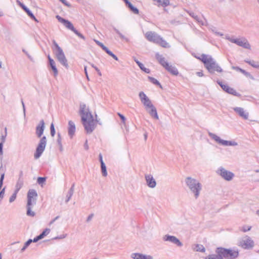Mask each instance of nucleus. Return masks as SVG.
I'll return each mask as SVG.
<instances>
[{
  "instance_id": "obj_25",
  "label": "nucleus",
  "mask_w": 259,
  "mask_h": 259,
  "mask_svg": "<svg viewBox=\"0 0 259 259\" xmlns=\"http://www.w3.org/2000/svg\"><path fill=\"white\" fill-rule=\"evenodd\" d=\"M220 145L224 146H236L238 145V143L234 140L227 141L222 139Z\"/></svg>"
},
{
  "instance_id": "obj_24",
  "label": "nucleus",
  "mask_w": 259,
  "mask_h": 259,
  "mask_svg": "<svg viewBox=\"0 0 259 259\" xmlns=\"http://www.w3.org/2000/svg\"><path fill=\"white\" fill-rule=\"evenodd\" d=\"M164 68L172 75H177L179 74V71L176 67L174 66L170 65L169 63Z\"/></svg>"
},
{
  "instance_id": "obj_8",
  "label": "nucleus",
  "mask_w": 259,
  "mask_h": 259,
  "mask_svg": "<svg viewBox=\"0 0 259 259\" xmlns=\"http://www.w3.org/2000/svg\"><path fill=\"white\" fill-rule=\"evenodd\" d=\"M237 245L244 249L251 250L254 247L255 243L250 237L245 235L239 239Z\"/></svg>"
},
{
  "instance_id": "obj_47",
  "label": "nucleus",
  "mask_w": 259,
  "mask_h": 259,
  "mask_svg": "<svg viewBox=\"0 0 259 259\" xmlns=\"http://www.w3.org/2000/svg\"><path fill=\"white\" fill-rule=\"evenodd\" d=\"M46 181V178H44V177H38V179H37V183L40 185V184H42L43 183H45V182Z\"/></svg>"
},
{
  "instance_id": "obj_32",
  "label": "nucleus",
  "mask_w": 259,
  "mask_h": 259,
  "mask_svg": "<svg viewBox=\"0 0 259 259\" xmlns=\"http://www.w3.org/2000/svg\"><path fill=\"white\" fill-rule=\"evenodd\" d=\"M101 168L102 176L103 177H106L107 176V171L106 166L104 162H102V163H101Z\"/></svg>"
},
{
  "instance_id": "obj_21",
  "label": "nucleus",
  "mask_w": 259,
  "mask_h": 259,
  "mask_svg": "<svg viewBox=\"0 0 259 259\" xmlns=\"http://www.w3.org/2000/svg\"><path fill=\"white\" fill-rule=\"evenodd\" d=\"M220 252V248H218L215 250V254H209L206 256L205 259H223Z\"/></svg>"
},
{
  "instance_id": "obj_1",
  "label": "nucleus",
  "mask_w": 259,
  "mask_h": 259,
  "mask_svg": "<svg viewBox=\"0 0 259 259\" xmlns=\"http://www.w3.org/2000/svg\"><path fill=\"white\" fill-rule=\"evenodd\" d=\"M80 114L82 124L87 133H92L95 128L96 121L93 119L92 113L85 104L80 105Z\"/></svg>"
},
{
  "instance_id": "obj_4",
  "label": "nucleus",
  "mask_w": 259,
  "mask_h": 259,
  "mask_svg": "<svg viewBox=\"0 0 259 259\" xmlns=\"http://www.w3.org/2000/svg\"><path fill=\"white\" fill-rule=\"evenodd\" d=\"M146 38L149 41L158 44L162 47L168 48L169 45L166 40L163 39L159 34L154 31H147L145 33Z\"/></svg>"
},
{
  "instance_id": "obj_22",
  "label": "nucleus",
  "mask_w": 259,
  "mask_h": 259,
  "mask_svg": "<svg viewBox=\"0 0 259 259\" xmlns=\"http://www.w3.org/2000/svg\"><path fill=\"white\" fill-rule=\"evenodd\" d=\"M149 113V114L152 116V117L158 119L159 117L157 114V112L156 111V108L154 107L153 105L150 106V107H148V110H146Z\"/></svg>"
},
{
  "instance_id": "obj_13",
  "label": "nucleus",
  "mask_w": 259,
  "mask_h": 259,
  "mask_svg": "<svg viewBox=\"0 0 259 259\" xmlns=\"http://www.w3.org/2000/svg\"><path fill=\"white\" fill-rule=\"evenodd\" d=\"M139 96L141 103L145 107L146 110H148V107H150V106L153 105L151 101L143 92H140L139 94Z\"/></svg>"
},
{
  "instance_id": "obj_30",
  "label": "nucleus",
  "mask_w": 259,
  "mask_h": 259,
  "mask_svg": "<svg viewBox=\"0 0 259 259\" xmlns=\"http://www.w3.org/2000/svg\"><path fill=\"white\" fill-rule=\"evenodd\" d=\"M190 16H191L194 19H195L200 24L202 25H205V21L203 20L202 18L198 17L197 15H195L194 13H192L190 14Z\"/></svg>"
},
{
  "instance_id": "obj_11",
  "label": "nucleus",
  "mask_w": 259,
  "mask_h": 259,
  "mask_svg": "<svg viewBox=\"0 0 259 259\" xmlns=\"http://www.w3.org/2000/svg\"><path fill=\"white\" fill-rule=\"evenodd\" d=\"M216 172L222 178L227 181H231L235 176L234 174L232 172L227 170L222 166L218 168Z\"/></svg>"
},
{
  "instance_id": "obj_41",
  "label": "nucleus",
  "mask_w": 259,
  "mask_h": 259,
  "mask_svg": "<svg viewBox=\"0 0 259 259\" xmlns=\"http://www.w3.org/2000/svg\"><path fill=\"white\" fill-rule=\"evenodd\" d=\"M245 62L254 68H258V65L254 61H245Z\"/></svg>"
},
{
  "instance_id": "obj_19",
  "label": "nucleus",
  "mask_w": 259,
  "mask_h": 259,
  "mask_svg": "<svg viewBox=\"0 0 259 259\" xmlns=\"http://www.w3.org/2000/svg\"><path fill=\"white\" fill-rule=\"evenodd\" d=\"M218 83L223 89V90H224L227 93L232 95H236L237 93L236 91L233 88H230L227 85L223 84V83L221 81H218Z\"/></svg>"
},
{
  "instance_id": "obj_62",
  "label": "nucleus",
  "mask_w": 259,
  "mask_h": 259,
  "mask_svg": "<svg viewBox=\"0 0 259 259\" xmlns=\"http://www.w3.org/2000/svg\"><path fill=\"white\" fill-rule=\"evenodd\" d=\"M95 41L96 44H98L99 46H100L102 48H103V47L104 46V45L99 41L95 40Z\"/></svg>"
},
{
  "instance_id": "obj_50",
  "label": "nucleus",
  "mask_w": 259,
  "mask_h": 259,
  "mask_svg": "<svg viewBox=\"0 0 259 259\" xmlns=\"http://www.w3.org/2000/svg\"><path fill=\"white\" fill-rule=\"evenodd\" d=\"M211 31L214 32L216 35H220V36H223V34L221 32H218L215 28H211Z\"/></svg>"
},
{
  "instance_id": "obj_38",
  "label": "nucleus",
  "mask_w": 259,
  "mask_h": 259,
  "mask_svg": "<svg viewBox=\"0 0 259 259\" xmlns=\"http://www.w3.org/2000/svg\"><path fill=\"white\" fill-rule=\"evenodd\" d=\"M50 232V229H46L43 232L39 235V236L42 239L45 236H47Z\"/></svg>"
},
{
  "instance_id": "obj_26",
  "label": "nucleus",
  "mask_w": 259,
  "mask_h": 259,
  "mask_svg": "<svg viewBox=\"0 0 259 259\" xmlns=\"http://www.w3.org/2000/svg\"><path fill=\"white\" fill-rule=\"evenodd\" d=\"M17 2L18 4V5L25 11V12L30 17H33V14L32 13V12L24 4L21 3L19 1H17Z\"/></svg>"
},
{
  "instance_id": "obj_44",
  "label": "nucleus",
  "mask_w": 259,
  "mask_h": 259,
  "mask_svg": "<svg viewBox=\"0 0 259 259\" xmlns=\"http://www.w3.org/2000/svg\"><path fill=\"white\" fill-rule=\"evenodd\" d=\"M50 130H51V135L52 137H54L55 134V130L54 124L53 123L51 125Z\"/></svg>"
},
{
  "instance_id": "obj_3",
  "label": "nucleus",
  "mask_w": 259,
  "mask_h": 259,
  "mask_svg": "<svg viewBox=\"0 0 259 259\" xmlns=\"http://www.w3.org/2000/svg\"><path fill=\"white\" fill-rule=\"evenodd\" d=\"M185 184L194 197L197 199L199 196L202 190V185L199 181L191 177H187L185 180Z\"/></svg>"
},
{
  "instance_id": "obj_23",
  "label": "nucleus",
  "mask_w": 259,
  "mask_h": 259,
  "mask_svg": "<svg viewBox=\"0 0 259 259\" xmlns=\"http://www.w3.org/2000/svg\"><path fill=\"white\" fill-rule=\"evenodd\" d=\"M156 58L158 61L159 63L164 67L165 68L168 63L165 60V58L159 53L156 54Z\"/></svg>"
},
{
  "instance_id": "obj_17",
  "label": "nucleus",
  "mask_w": 259,
  "mask_h": 259,
  "mask_svg": "<svg viewBox=\"0 0 259 259\" xmlns=\"http://www.w3.org/2000/svg\"><path fill=\"white\" fill-rule=\"evenodd\" d=\"M147 186L151 188H154L156 186V182L153 177L150 175H146L145 176Z\"/></svg>"
},
{
  "instance_id": "obj_7",
  "label": "nucleus",
  "mask_w": 259,
  "mask_h": 259,
  "mask_svg": "<svg viewBox=\"0 0 259 259\" xmlns=\"http://www.w3.org/2000/svg\"><path fill=\"white\" fill-rule=\"evenodd\" d=\"M226 39L230 42L235 44L244 49H251V46L246 38L243 37H236L234 36L227 35L225 36Z\"/></svg>"
},
{
  "instance_id": "obj_63",
  "label": "nucleus",
  "mask_w": 259,
  "mask_h": 259,
  "mask_svg": "<svg viewBox=\"0 0 259 259\" xmlns=\"http://www.w3.org/2000/svg\"><path fill=\"white\" fill-rule=\"evenodd\" d=\"M84 147L85 148V150H88L89 149V146L88 145V141L87 140H86L85 143H84Z\"/></svg>"
},
{
  "instance_id": "obj_48",
  "label": "nucleus",
  "mask_w": 259,
  "mask_h": 259,
  "mask_svg": "<svg viewBox=\"0 0 259 259\" xmlns=\"http://www.w3.org/2000/svg\"><path fill=\"white\" fill-rule=\"evenodd\" d=\"M251 226H243L242 229H241V230L242 231H243V232H246L247 231H249L251 230Z\"/></svg>"
},
{
  "instance_id": "obj_6",
  "label": "nucleus",
  "mask_w": 259,
  "mask_h": 259,
  "mask_svg": "<svg viewBox=\"0 0 259 259\" xmlns=\"http://www.w3.org/2000/svg\"><path fill=\"white\" fill-rule=\"evenodd\" d=\"M53 43L55 47V49H54V52L57 60L63 66L67 69L69 65L63 50L59 46L55 40L53 41Z\"/></svg>"
},
{
  "instance_id": "obj_37",
  "label": "nucleus",
  "mask_w": 259,
  "mask_h": 259,
  "mask_svg": "<svg viewBox=\"0 0 259 259\" xmlns=\"http://www.w3.org/2000/svg\"><path fill=\"white\" fill-rule=\"evenodd\" d=\"M240 72L243 74L246 77H248L251 79H253L254 78L252 75L249 72L246 71L245 70L241 69Z\"/></svg>"
},
{
  "instance_id": "obj_58",
  "label": "nucleus",
  "mask_w": 259,
  "mask_h": 259,
  "mask_svg": "<svg viewBox=\"0 0 259 259\" xmlns=\"http://www.w3.org/2000/svg\"><path fill=\"white\" fill-rule=\"evenodd\" d=\"M32 242V240L30 239H29L28 241H27L25 244V246H27V247L30 244V243H31Z\"/></svg>"
},
{
  "instance_id": "obj_28",
  "label": "nucleus",
  "mask_w": 259,
  "mask_h": 259,
  "mask_svg": "<svg viewBox=\"0 0 259 259\" xmlns=\"http://www.w3.org/2000/svg\"><path fill=\"white\" fill-rule=\"evenodd\" d=\"M208 136L214 141H215L217 143H218L219 144H221V143L222 142V139H221L220 137L217 136V135L212 133L211 132H209L208 133Z\"/></svg>"
},
{
  "instance_id": "obj_39",
  "label": "nucleus",
  "mask_w": 259,
  "mask_h": 259,
  "mask_svg": "<svg viewBox=\"0 0 259 259\" xmlns=\"http://www.w3.org/2000/svg\"><path fill=\"white\" fill-rule=\"evenodd\" d=\"M149 79L150 80V81L152 82L153 84H156V85H160V83L159 82V81L156 79L155 78L152 77H149Z\"/></svg>"
},
{
  "instance_id": "obj_46",
  "label": "nucleus",
  "mask_w": 259,
  "mask_h": 259,
  "mask_svg": "<svg viewBox=\"0 0 259 259\" xmlns=\"http://www.w3.org/2000/svg\"><path fill=\"white\" fill-rule=\"evenodd\" d=\"M51 67L52 69L53 70L54 72V75L55 76H56L58 75V70L56 68V64L52 65Z\"/></svg>"
},
{
  "instance_id": "obj_59",
  "label": "nucleus",
  "mask_w": 259,
  "mask_h": 259,
  "mask_svg": "<svg viewBox=\"0 0 259 259\" xmlns=\"http://www.w3.org/2000/svg\"><path fill=\"white\" fill-rule=\"evenodd\" d=\"M232 68L233 69H234V70H236V71H239V72H240V70H241V68H240V67H237V66H232Z\"/></svg>"
},
{
  "instance_id": "obj_52",
  "label": "nucleus",
  "mask_w": 259,
  "mask_h": 259,
  "mask_svg": "<svg viewBox=\"0 0 259 259\" xmlns=\"http://www.w3.org/2000/svg\"><path fill=\"white\" fill-rule=\"evenodd\" d=\"M93 217H94V214L93 213H92V214H90L88 217V218H87V219L86 220V222L87 223H89L92 220Z\"/></svg>"
},
{
  "instance_id": "obj_12",
  "label": "nucleus",
  "mask_w": 259,
  "mask_h": 259,
  "mask_svg": "<svg viewBox=\"0 0 259 259\" xmlns=\"http://www.w3.org/2000/svg\"><path fill=\"white\" fill-rule=\"evenodd\" d=\"M162 239L164 241L170 242L178 247H182L183 246V243L175 236L166 234L163 236Z\"/></svg>"
},
{
  "instance_id": "obj_35",
  "label": "nucleus",
  "mask_w": 259,
  "mask_h": 259,
  "mask_svg": "<svg viewBox=\"0 0 259 259\" xmlns=\"http://www.w3.org/2000/svg\"><path fill=\"white\" fill-rule=\"evenodd\" d=\"M127 7L129 9L132 11L134 14H138L139 13V10L137 8H135L133 6V5L130 3Z\"/></svg>"
},
{
  "instance_id": "obj_57",
  "label": "nucleus",
  "mask_w": 259,
  "mask_h": 259,
  "mask_svg": "<svg viewBox=\"0 0 259 259\" xmlns=\"http://www.w3.org/2000/svg\"><path fill=\"white\" fill-rule=\"evenodd\" d=\"M22 51L27 56L29 59H30L31 60H32V58L31 56L25 51V50H22Z\"/></svg>"
},
{
  "instance_id": "obj_29",
  "label": "nucleus",
  "mask_w": 259,
  "mask_h": 259,
  "mask_svg": "<svg viewBox=\"0 0 259 259\" xmlns=\"http://www.w3.org/2000/svg\"><path fill=\"white\" fill-rule=\"evenodd\" d=\"M193 249L195 251H199L204 252L205 251V248L203 245L201 244H195L193 246Z\"/></svg>"
},
{
  "instance_id": "obj_18",
  "label": "nucleus",
  "mask_w": 259,
  "mask_h": 259,
  "mask_svg": "<svg viewBox=\"0 0 259 259\" xmlns=\"http://www.w3.org/2000/svg\"><path fill=\"white\" fill-rule=\"evenodd\" d=\"M131 257L133 259H153L150 255L144 254L140 253H133L131 254Z\"/></svg>"
},
{
  "instance_id": "obj_64",
  "label": "nucleus",
  "mask_w": 259,
  "mask_h": 259,
  "mask_svg": "<svg viewBox=\"0 0 259 259\" xmlns=\"http://www.w3.org/2000/svg\"><path fill=\"white\" fill-rule=\"evenodd\" d=\"M196 74L199 77H202L203 76L202 71L197 72H196Z\"/></svg>"
},
{
  "instance_id": "obj_45",
  "label": "nucleus",
  "mask_w": 259,
  "mask_h": 259,
  "mask_svg": "<svg viewBox=\"0 0 259 259\" xmlns=\"http://www.w3.org/2000/svg\"><path fill=\"white\" fill-rule=\"evenodd\" d=\"M117 114L120 117V118L122 121V123L125 126V120H126L125 117L124 116V115H123L122 114H121L119 113H118Z\"/></svg>"
},
{
  "instance_id": "obj_15",
  "label": "nucleus",
  "mask_w": 259,
  "mask_h": 259,
  "mask_svg": "<svg viewBox=\"0 0 259 259\" xmlns=\"http://www.w3.org/2000/svg\"><path fill=\"white\" fill-rule=\"evenodd\" d=\"M57 20L61 23H62L67 28L72 30L73 32L75 30L73 24L68 20H66L59 15L56 16Z\"/></svg>"
},
{
  "instance_id": "obj_43",
  "label": "nucleus",
  "mask_w": 259,
  "mask_h": 259,
  "mask_svg": "<svg viewBox=\"0 0 259 259\" xmlns=\"http://www.w3.org/2000/svg\"><path fill=\"white\" fill-rule=\"evenodd\" d=\"M103 50H104L108 54H109L111 57H113V53L109 50V49L105 47V46L102 48Z\"/></svg>"
},
{
  "instance_id": "obj_20",
  "label": "nucleus",
  "mask_w": 259,
  "mask_h": 259,
  "mask_svg": "<svg viewBox=\"0 0 259 259\" xmlns=\"http://www.w3.org/2000/svg\"><path fill=\"white\" fill-rule=\"evenodd\" d=\"M75 123L71 120L68 122V133L70 138H72L75 132Z\"/></svg>"
},
{
  "instance_id": "obj_51",
  "label": "nucleus",
  "mask_w": 259,
  "mask_h": 259,
  "mask_svg": "<svg viewBox=\"0 0 259 259\" xmlns=\"http://www.w3.org/2000/svg\"><path fill=\"white\" fill-rule=\"evenodd\" d=\"M67 236V234H62L59 236H57V237H56L55 238H54V239H64L65 238H66Z\"/></svg>"
},
{
  "instance_id": "obj_36",
  "label": "nucleus",
  "mask_w": 259,
  "mask_h": 259,
  "mask_svg": "<svg viewBox=\"0 0 259 259\" xmlns=\"http://www.w3.org/2000/svg\"><path fill=\"white\" fill-rule=\"evenodd\" d=\"M116 32L122 40H124L126 42H128L129 41V39L121 33H120L119 31L116 30Z\"/></svg>"
},
{
  "instance_id": "obj_2",
  "label": "nucleus",
  "mask_w": 259,
  "mask_h": 259,
  "mask_svg": "<svg viewBox=\"0 0 259 259\" xmlns=\"http://www.w3.org/2000/svg\"><path fill=\"white\" fill-rule=\"evenodd\" d=\"M198 58L204 63L205 67L210 73H213L214 71L218 72H222L221 67L217 63L211 56L202 54Z\"/></svg>"
},
{
  "instance_id": "obj_16",
  "label": "nucleus",
  "mask_w": 259,
  "mask_h": 259,
  "mask_svg": "<svg viewBox=\"0 0 259 259\" xmlns=\"http://www.w3.org/2000/svg\"><path fill=\"white\" fill-rule=\"evenodd\" d=\"M45 128V123L44 120H41L36 127V135L38 138H41Z\"/></svg>"
},
{
  "instance_id": "obj_10",
  "label": "nucleus",
  "mask_w": 259,
  "mask_h": 259,
  "mask_svg": "<svg viewBox=\"0 0 259 259\" xmlns=\"http://www.w3.org/2000/svg\"><path fill=\"white\" fill-rule=\"evenodd\" d=\"M47 142L46 136H43L40 138L34 154L35 159H37L40 157L46 148Z\"/></svg>"
},
{
  "instance_id": "obj_9",
  "label": "nucleus",
  "mask_w": 259,
  "mask_h": 259,
  "mask_svg": "<svg viewBox=\"0 0 259 259\" xmlns=\"http://www.w3.org/2000/svg\"><path fill=\"white\" fill-rule=\"evenodd\" d=\"M223 259H236L239 256L238 249H227L220 247Z\"/></svg>"
},
{
  "instance_id": "obj_60",
  "label": "nucleus",
  "mask_w": 259,
  "mask_h": 259,
  "mask_svg": "<svg viewBox=\"0 0 259 259\" xmlns=\"http://www.w3.org/2000/svg\"><path fill=\"white\" fill-rule=\"evenodd\" d=\"M99 159L101 163H102V162H104L103 160V156L101 153H100L99 155Z\"/></svg>"
},
{
  "instance_id": "obj_53",
  "label": "nucleus",
  "mask_w": 259,
  "mask_h": 259,
  "mask_svg": "<svg viewBox=\"0 0 259 259\" xmlns=\"http://www.w3.org/2000/svg\"><path fill=\"white\" fill-rule=\"evenodd\" d=\"M4 179V174H3L1 175V178H0V187H1V188H2L3 184Z\"/></svg>"
},
{
  "instance_id": "obj_54",
  "label": "nucleus",
  "mask_w": 259,
  "mask_h": 259,
  "mask_svg": "<svg viewBox=\"0 0 259 259\" xmlns=\"http://www.w3.org/2000/svg\"><path fill=\"white\" fill-rule=\"evenodd\" d=\"M59 218V216H57L49 223V225H52Z\"/></svg>"
},
{
  "instance_id": "obj_42",
  "label": "nucleus",
  "mask_w": 259,
  "mask_h": 259,
  "mask_svg": "<svg viewBox=\"0 0 259 259\" xmlns=\"http://www.w3.org/2000/svg\"><path fill=\"white\" fill-rule=\"evenodd\" d=\"M6 136V135L3 136L2 137V142L0 143V153H3V143L5 141Z\"/></svg>"
},
{
  "instance_id": "obj_33",
  "label": "nucleus",
  "mask_w": 259,
  "mask_h": 259,
  "mask_svg": "<svg viewBox=\"0 0 259 259\" xmlns=\"http://www.w3.org/2000/svg\"><path fill=\"white\" fill-rule=\"evenodd\" d=\"M137 64L139 66V67L140 68V69L142 70H143V71H144L145 73H150V70L149 69L145 67L144 65L142 63H141L140 62H138Z\"/></svg>"
},
{
  "instance_id": "obj_55",
  "label": "nucleus",
  "mask_w": 259,
  "mask_h": 259,
  "mask_svg": "<svg viewBox=\"0 0 259 259\" xmlns=\"http://www.w3.org/2000/svg\"><path fill=\"white\" fill-rule=\"evenodd\" d=\"M63 4H64L65 6L70 7V5L68 3L66 0H60Z\"/></svg>"
},
{
  "instance_id": "obj_27",
  "label": "nucleus",
  "mask_w": 259,
  "mask_h": 259,
  "mask_svg": "<svg viewBox=\"0 0 259 259\" xmlns=\"http://www.w3.org/2000/svg\"><path fill=\"white\" fill-rule=\"evenodd\" d=\"M75 184H73L71 187L70 188L69 191L68 192L66 195V199L65 200L66 202H68L71 199L72 196L74 193Z\"/></svg>"
},
{
  "instance_id": "obj_49",
  "label": "nucleus",
  "mask_w": 259,
  "mask_h": 259,
  "mask_svg": "<svg viewBox=\"0 0 259 259\" xmlns=\"http://www.w3.org/2000/svg\"><path fill=\"white\" fill-rule=\"evenodd\" d=\"M73 32L75 34H76L80 38H81L83 39H85L84 36L82 34H81L80 32H79L77 30L75 29V30H74Z\"/></svg>"
},
{
  "instance_id": "obj_14",
  "label": "nucleus",
  "mask_w": 259,
  "mask_h": 259,
  "mask_svg": "<svg viewBox=\"0 0 259 259\" xmlns=\"http://www.w3.org/2000/svg\"><path fill=\"white\" fill-rule=\"evenodd\" d=\"M234 111L241 118L244 119H248L249 117V113L247 112L244 108L241 107H234Z\"/></svg>"
},
{
  "instance_id": "obj_34",
  "label": "nucleus",
  "mask_w": 259,
  "mask_h": 259,
  "mask_svg": "<svg viewBox=\"0 0 259 259\" xmlns=\"http://www.w3.org/2000/svg\"><path fill=\"white\" fill-rule=\"evenodd\" d=\"M19 191V188H17L16 189V190L15 191L14 193L13 194V195L11 196V197L10 198V199H9V202H13L16 198V196H17V193L18 192V191Z\"/></svg>"
},
{
  "instance_id": "obj_5",
  "label": "nucleus",
  "mask_w": 259,
  "mask_h": 259,
  "mask_svg": "<svg viewBox=\"0 0 259 259\" xmlns=\"http://www.w3.org/2000/svg\"><path fill=\"white\" fill-rule=\"evenodd\" d=\"M27 212L28 216L33 217L35 215L34 212L31 210L32 207L35 205L37 197V194L36 190L30 189L27 193Z\"/></svg>"
},
{
  "instance_id": "obj_56",
  "label": "nucleus",
  "mask_w": 259,
  "mask_h": 259,
  "mask_svg": "<svg viewBox=\"0 0 259 259\" xmlns=\"http://www.w3.org/2000/svg\"><path fill=\"white\" fill-rule=\"evenodd\" d=\"M41 239V237L39 236V235H38V236H37L36 237L34 238L33 239V240H32V242H36L37 241H38L39 240H40Z\"/></svg>"
},
{
  "instance_id": "obj_31",
  "label": "nucleus",
  "mask_w": 259,
  "mask_h": 259,
  "mask_svg": "<svg viewBox=\"0 0 259 259\" xmlns=\"http://www.w3.org/2000/svg\"><path fill=\"white\" fill-rule=\"evenodd\" d=\"M158 3V6H161L162 7H166L169 5V0H154Z\"/></svg>"
},
{
  "instance_id": "obj_40",
  "label": "nucleus",
  "mask_w": 259,
  "mask_h": 259,
  "mask_svg": "<svg viewBox=\"0 0 259 259\" xmlns=\"http://www.w3.org/2000/svg\"><path fill=\"white\" fill-rule=\"evenodd\" d=\"M61 141H62V139H61L60 134V133H58V139H57V143H58V145L60 147L61 150H62V145Z\"/></svg>"
},
{
  "instance_id": "obj_61",
  "label": "nucleus",
  "mask_w": 259,
  "mask_h": 259,
  "mask_svg": "<svg viewBox=\"0 0 259 259\" xmlns=\"http://www.w3.org/2000/svg\"><path fill=\"white\" fill-rule=\"evenodd\" d=\"M49 63L51 66L56 64L55 62L53 59H50Z\"/></svg>"
}]
</instances>
